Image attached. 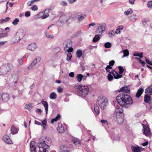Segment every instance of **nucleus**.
I'll use <instances>...</instances> for the list:
<instances>
[{
  "label": "nucleus",
  "instance_id": "obj_45",
  "mask_svg": "<svg viewBox=\"0 0 152 152\" xmlns=\"http://www.w3.org/2000/svg\"><path fill=\"white\" fill-rule=\"evenodd\" d=\"M19 22V20L17 18L15 19L12 22V24L15 25H17L18 22Z\"/></svg>",
  "mask_w": 152,
  "mask_h": 152
},
{
  "label": "nucleus",
  "instance_id": "obj_58",
  "mask_svg": "<svg viewBox=\"0 0 152 152\" xmlns=\"http://www.w3.org/2000/svg\"><path fill=\"white\" fill-rule=\"evenodd\" d=\"M30 15V13L29 11L26 12L25 13V16L26 17H29Z\"/></svg>",
  "mask_w": 152,
  "mask_h": 152
},
{
  "label": "nucleus",
  "instance_id": "obj_30",
  "mask_svg": "<svg viewBox=\"0 0 152 152\" xmlns=\"http://www.w3.org/2000/svg\"><path fill=\"white\" fill-rule=\"evenodd\" d=\"M61 115L59 114H58L55 118H53L51 120V123H53L55 121H56L60 119Z\"/></svg>",
  "mask_w": 152,
  "mask_h": 152
},
{
  "label": "nucleus",
  "instance_id": "obj_59",
  "mask_svg": "<svg viewBox=\"0 0 152 152\" xmlns=\"http://www.w3.org/2000/svg\"><path fill=\"white\" fill-rule=\"evenodd\" d=\"M68 50H67V52L69 53H70V52H72L73 50V48L71 47H69Z\"/></svg>",
  "mask_w": 152,
  "mask_h": 152
},
{
  "label": "nucleus",
  "instance_id": "obj_29",
  "mask_svg": "<svg viewBox=\"0 0 152 152\" xmlns=\"http://www.w3.org/2000/svg\"><path fill=\"white\" fill-rule=\"evenodd\" d=\"M61 126H58L57 128V130L59 132V133H63L64 132V128L62 126L61 124Z\"/></svg>",
  "mask_w": 152,
  "mask_h": 152
},
{
  "label": "nucleus",
  "instance_id": "obj_64",
  "mask_svg": "<svg viewBox=\"0 0 152 152\" xmlns=\"http://www.w3.org/2000/svg\"><path fill=\"white\" fill-rule=\"evenodd\" d=\"M114 32L115 34H119L120 33V29L117 28L116 31Z\"/></svg>",
  "mask_w": 152,
  "mask_h": 152
},
{
  "label": "nucleus",
  "instance_id": "obj_6",
  "mask_svg": "<svg viewBox=\"0 0 152 152\" xmlns=\"http://www.w3.org/2000/svg\"><path fill=\"white\" fill-rule=\"evenodd\" d=\"M18 75L17 74H14L11 76L10 78L9 84L12 86H15L17 83Z\"/></svg>",
  "mask_w": 152,
  "mask_h": 152
},
{
  "label": "nucleus",
  "instance_id": "obj_19",
  "mask_svg": "<svg viewBox=\"0 0 152 152\" xmlns=\"http://www.w3.org/2000/svg\"><path fill=\"white\" fill-rule=\"evenodd\" d=\"M41 103L45 107V113L46 114H48V105L47 102L45 101H42Z\"/></svg>",
  "mask_w": 152,
  "mask_h": 152
},
{
  "label": "nucleus",
  "instance_id": "obj_31",
  "mask_svg": "<svg viewBox=\"0 0 152 152\" xmlns=\"http://www.w3.org/2000/svg\"><path fill=\"white\" fill-rule=\"evenodd\" d=\"M57 97L56 94L54 92L51 93L50 96V98L52 99H56V98Z\"/></svg>",
  "mask_w": 152,
  "mask_h": 152
},
{
  "label": "nucleus",
  "instance_id": "obj_1",
  "mask_svg": "<svg viewBox=\"0 0 152 152\" xmlns=\"http://www.w3.org/2000/svg\"><path fill=\"white\" fill-rule=\"evenodd\" d=\"M116 99L118 104L125 108L129 107L133 103L131 96L127 94H120L116 97Z\"/></svg>",
  "mask_w": 152,
  "mask_h": 152
},
{
  "label": "nucleus",
  "instance_id": "obj_40",
  "mask_svg": "<svg viewBox=\"0 0 152 152\" xmlns=\"http://www.w3.org/2000/svg\"><path fill=\"white\" fill-rule=\"evenodd\" d=\"M45 35L46 37L48 38H50L51 39H52L53 38V36L52 34H50L48 32H46L45 33Z\"/></svg>",
  "mask_w": 152,
  "mask_h": 152
},
{
  "label": "nucleus",
  "instance_id": "obj_38",
  "mask_svg": "<svg viewBox=\"0 0 152 152\" xmlns=\"http://www.w3.org/2000/svg\"><path fill=\"white\" fill-rule=\"evenodd\" d=\"M100 39V37L99 35H96L93 39V42H97Z\"/></svg>",
  "mask_w": 152,
  "mask_h": 152
},
{
  "label": "nucleus",
  "instance_id": "obj_50",
  "mask_svg": "<svg viewBox=\"0 0 152 152\" xmlns=\"http://www.w3.org/2000/svg\"><path fill=\"white\" fill-rule=\"evenodd\" d=\"M145 61L146 63L151 65L152 66V61H150L146 57H145Z\"/></svg>",
  "mask_w": 152,
  "mask_h": 152
},
{
  "label": "nucleus",
  "instance_id": "obj_22",
  "mask_svg": "<svg viewBox=\"0 0 152 152\" xmlns=\"http://www.w3.org/2000/svg\"><path fill=\"white\" fill-rule=\"evenodd\" d=\"M143 91L144 90L142 88L139 89L136 94V96L137 98H139L143 93Z\"/></svg>",
  "mask_w": 152,
  "mask_h": 152
},
{
  "label": "nucleus",
  "instance_id": "obj_36",
  "mask_svg": "<svg viewBox=\"0 0 152 152\" xmlns=\"http://www.w3.org/2000/svg\"><path fill=\"white\" fill-rule=\"evenodd\" d=\"M133 12V11L132 9L130 8L128 10L125 11L124 13V14L126 15L132 14Z\"/></svg>",
  "mask_w": 152,
  "mask_h": 152
},
{
  "label": "nucleus",
  "instance_id": "obj_20",
  "mask_svg": "<svg viewBox=\"0 0 152 152\" xmlns=\"http://www.w3.org/2000/svg\"><path fill=\"white\" fill-rule=\"evenodd\" d=\"M131 148L132 151L134 152H141V148L138 146L136 147L132 145Z\"/></svg>",
  "mask_w": 152,
  "mask_h": 152
},
{
  "label": "nucleus",
  "instance_id": "obj_17",
  "mask_svg": "<svg viewBox=\"0 0 152 152\" xmlns=\"http://www.w3.org/2000/svg\"><path fill=\"white\" fill-rule=\"evenodd\" d=\"M3 140L7 143L11 144L12 143V141L10 138L9 136L7 135H5L3 137Z\"/></svg>",
  "mask_w": 152,
  "mask_h": 152
},
{
  "label": "nucleus",
  "instance_id": "obj_2",
  "mask_svg": "<svg viewBox=\"0 0 152 152\" xmlns=\"http://www.w3.org/2000/svg\"><path fill=\"white\" fill-rule=\"evenodd\" d=\"M75 88L77 89V94L78 95L81 97H86L89 92V88L87 86L82 85L74 86Z\"/></svg>",
  "mask_w": 152,
  "mask_h": 152
},
{
  "label": "nucleus",
  "instance_id": "obj_11",
  "mask_svg": "<svg viewBox=\"0 0 152 152\" xmlns=\"http://www.w3.org/2000/svg\"><path fill=\"white\" fill-rule=\"evenodd\" d=\"M143 133L146 136H148L151 132L150 130V128L148 126H146L145 125L143 124Z\"/></svg>",
  "mask_w": 152,
  "mask_h": 152
},
{
  "label": "nucleus",
  "instance_id": "obj_32",
  "mask_svg": "<svg viewBox=\"0 0 152 152\" xmlns=\"http://www.w3.org/2000/svg\"><path fill=\"white\" fill-rule=\"evenodd\" d=\"M10 18L9 17L5 18V19H2L0 20V23L1 24H2L4 22H7L9 21L10 20Z\"/></svg>",
  "mask_w": 152,
  "mask_h": 152
},
{
  "label": "nucleus",
  "instance_id": "obj_26",
  "mask_svg": "<svg viewBox=\"0 0 152 152\" xmlns=\"http://www.w3.org/2000/svg\"><path fill=\"white\" fill-rule=\"evenodd\" d=\"M72 142L76 146H78L80 144V141L77 138H73L72 140Z\"/></svg>",
  "mask_w": 152,
  "mask_h": 152
},
{
  "label": "nucleus",
  "instance_id": "obj_4",
  "mask_svg": "<svg viewBox=\"0 0 152 152\" xmlns=\"http://www.w3.org/2000/svg\"><path fill=\"white\" fill-rule=\"evenodd\" d=\"M12 65L10 64H7L0 67V75L7 73L12 69Z\"/></svg>",
  "mask_w": 152,
  "mask_h": 152
},
{
  "label": "nucleus",
  "instance_id": "obj_39",
  "mask_svg": "<svg viewBox=\"0 0 152 152\" xmlns=\"http://www.w3.org/2000/svg\"><path fill=\"white\" fill-rule=\"evenodd\" d=\"M124 55L123 56V58L129 55V50L127 49H126L124 50Z\"/></svg>",
  "mask_w": 152,
  "mask_h": 152
},
{
  "label": "nucleus",
  "instance_id": "obj_3",
  "mask_svg": "<svg viewBox=\"0 0 152 152\" xmlns=\"http://www.w3.org/2000/svg\"><path fill=\"white\" fill-rule=\"evenodd\" d=\"M45 141H40L37 145L39 148L38 152H47V150L49 148V146L45 143Z\"/></svg>",
  "mask_w": 152,
  "mask_h": 152
},
{
  "label": "nucleus",
  "instance_id": "obj_14",
  "mask_svg": "<svg viewBox=\"0 0 152 152\" xmlns=\"http://www.w3.org/2000/svg\"><path fill=\"white\" fill-rule=\"evenodd\" d=\"M35 142L34 141H32L30 143V150L31 152H36V148L35 147Z\"/></svg>",
  "mask_w": 152,
  "mask_h": 152
},
{
  "label": "nucleus",
  "instance_id": "obj_54",
  "mask_svg": "<svg viewBox=\"0 0 152 152\" xmlns=\"http://www.w3.org/2000/svg\"><path fill=\"white\" fill-rule=\"evenodd\" d=\"M24 57V56L23 58H21L20 60V59H18V61L19 63L20 64L22 65L23 64V58Z\"/></svg>",
  "mask_w": 152,
  "mask_h": 152
},
{
  "label": "nucleus",
  "instance_id": "obj_53",
  "mask_svg": "<svg viewBox=\"0 0 152 152\" xmlns=\"http://www.w3.org/2000/svg\"><path fill=\"white\" fill-rule=\"evenodd\" d=\"M7 33H3L2 34H0V38L4 37L7 36Z\"/></svg>",
  "mask_w": 152,
  "mask_h": 152
},
{
  "label": "nucleus",
  "instance_id": "obj_24",
  "mask_svg": "<svg viewBox=\"0 0 152 152\" xmlns=\"http://www.w3.org/2000/svg\"><path fill=\"white\" fill-rule=\"evenodd\" d=\"M151 100V96L149 94H146L144 96V101L146 103H148Z\"/></svg>",
  "mask_w": 152,
  "mask_h": 152
},
{
  "label": "nucleus",
  "instance_id": "obj_28",
  "mask_svg": "<svg viewBox=\"0 0 152 152\" xmlns=\"http://www.w3.org/2000/svg\"><path fill=\"white\" fill-rule=\"evenodd\" d=\"M77 57L79 58H80L82 55V51L80 49H78L76 52Z\"/></svg>",
  "mask_w": 152,
  "mask_h": 152
},
{
  "label": "nucleus",
  "instance_id": "obj_47",
  "mask_svg": "<svg viewBox=\"0 0 152 152\" xmlns=\"http://www.w3.org/2000/svg\"><path fill=\"white\" fill-rule=\"evenodd\" d=\"M35 65H36L34 64H33V63L32 62L31 64L27 68L28 69H30L34 67Z\"/></svg>",
  "mask_w": 152,
  "mask_h": 152
},
{
  "label": "nucleus",
  "instance_id": "obj_35",
  "mask_svg": "<svg viewBox=\"0 0 152 152\" xmlns=\"http://www.w3.org/2000/svg\"><path fill=\"white\" fill-rule=\"evenodd\" d=\"M115 73L116 74V75L115 74L114 76L115 79H117L122 77L123 75H119L117 72H115Z\"/></svg>",
  "mask_w": 152,
  "mask_h": 152
},
{
  "label": "nucleus",
  "instance_id": "obj_37",
  "mask_svg": "<svg viewBox=\"0 0 152 152\" xmlns=\"http://www.w3.org/2000/svg\"><path fill=\"white\" fill-rule=\"evenodd\" d=\"M83 77L84 76L81 74H78L77 76V80L78 82H81Z\"/></svg>",
  "mask_w": 152,
  "mask_h": 152
},
{
  "label": "nucleus",
  "instance_id": "obj_33",
  "mask_svg": "<svg viewBox=\"0 0 152 152\" xmlns=\"http://www.w3.org/2000/svg\"><path fill=\"white\" fill-rule=\"evenodd\" d=\"M133 55L134 56H138L140 58H142L143 57L142 52H141V53H140L135 52Z\"/></svg>",
  "mask_w": 152,
  "mask_h": 152
},
{
  "label": "nucleus",
  "instance_id": "obj_52",
  "mask_svg": "<svg viewBox=\"0 0 152 152\" xmlns=\"http://www.w3.org/2000/svg\"><path fill=\"white\" fill-rule=\"evenodd\" d=\"M147 5L148 8H151L152 7V1H148L147 4Z\"/></svg>",
  "mask_w": 152,
  "mask_h": 152
},
{
  "label": "nucleus",
  "instance_id": "obj_43",
  "mask_svg": "<svg viewBox=\"0 0 152 152\" xmlns=\"http://www.w3.org/2000/svg\"><path fill=\"white\" fill-rule=\"evenodd\" d=\"M118 68L119 70V73L120 74H122L124 71V69L123 68V67L122 66H119L118 67Z\"/></svg>",
  "mask_w": 152,
  "mask_h": 152
},
{
  "label": "nucleus",
  "instance_id": "obj_41",
  "mask_svg": "<svg viewBox=\"0 0 152 152\" xmlns=\"http://www.w3.org/2000/svg\"><path fill=\"white\" fill-rule=\"evenodd\" d=\"M104 46L106 48H109L111 47V44L110 42H107L104 44Z\"/></svg>",
  "mask_w": 152,
  "mask_h": 152
},
{
  "label": "nucleus",
  "instance_id": "obj_23",
  "mask_svg": "<svg viewBox=\"0 0 152 152\" xmlns=\"http://www.w3.org/2000/svg\"><path fill=\"white\" fill-rule=\"evenodd\" d=\"M86 17V15L85 14H82L79 15L77 19L79 21H82L83 19Z\"/></svg>",
  "mask_w": 152,
  "mask_h": 152
},
{
  "label": "nucleus",
  "instance_id": "obj_49",
  "mask_svg": "<svg viewBox=\"0 0 152 152\" xmlns=\"http://www.w3.org/2000/svg\"><path fill=\"white\" fill-rule=\"evenodd\" d=\"M31 9L33 11H37L38 10V8L37 5H34L31 8Z\"/></svg>",
  "mask_w": 152,
  "mask_h": 152
},
{
  "label": "nucleus",
  "instance_id": "obj_46",
  "mask_svg": "<svg viewBox=\"0 0 152 152\" xmlns=\"http://www.w3.org/2000/svg\"><path fill=\"white\" fill-rule=\"evenodd\" d=\"M107 77L108 80L110 81L113 79L114 77L113 75L112 76V75L108 74Z\"/></svg>",
  "mask_w": 152,
  "mask_h": 152
},
{
  "label": "nucleus",
  "instance_id": "obj_48",
  "mask_svg": "<svg viewBox=\"0 0 152 152\" xmlns=\"http://www.w3.org/2000/svg\"><path fill=\"white\" fill-rule=\"evenodd\" d=\"M131 19L132 20H135L137 19V17L135 15H133L131 17Z\"/></svg>",
  "mask_w": 152,
  "mask_h": 152
},
{
  "label": "nucleus",
  "instance_id": "obj_12",
  "mask_svg": "<svg viewBox=\"0 0 152 152\" xmlns=\"http://www.w3.org/2000/svg\"><path fill=\"white\" fill-rule=\"evenodd\" d=\"M72 42L71 40L68 39L65 41L63 43L65 49L72 46Z\"/></svg>",
  "mask_w": 152,
  "mask_h": 152
},
{
  "label": "nucleus",
  "instance_id": "obj_7",
  "mask_svg": "<svg viewBox=\"0 0 152 152\" xmlns=\"http://www.w3.org/2000/svg\"><path fill=\"white\" fill-rule=\"evenodd\" d=\"M124 117L123 113H121L120 115L113 114V118L114 120L120 124L124 122Z\"/></svg>",
  "mask_w": 152,
  "mask_h": 152
},
{
  "label": "nucleus",
  "instance_id": "obj_18",
  "mask_svg": "<svg viewBox=\"0 0 152 152\" xmlns=\"http://www.w3.org/2000/svg\"><path fill=\"white\" fill-rule=\"evenodd\" d=\"M37 48V46L35 44H31L28 45V49L30 50L33 51L35 50Z\"/></svg>",
  "mask_w": 152,
  "mask_h": 152
},
{
  "label": "nucleus",
  "instance_id": "obj_25",
  "mask_svg": "<svg viewBox=\"0 0 152 152\" xmlns=\"http://www.w3.org/2000/svg\"><path fill=\"white\" fill-rule=\"evenodd\" d=\"M145 93H149L152 95V84L145 90Z\"/></svg>",
  "mask_w": 152,
  "mask_h": 152
},
{
  "label": "nucleus",
  "instance_id": "obj_9",
  "mask_svg": "<svg viewBox=\"0 0 152 152\" xmlns=\"http://www.w3.org/2000/svg\"><path fill=\"white\" fill-rule=\"evenodd\" d=\"M1 98L2 100L4 102H7L10 99L9 94L7 93H4L2 94H0V101L1 100Z\"/></svg>",
  "mask_w": 152,
  "mask_h": 152
},
{
  "label": "nucleus",
  "instance_id": "obj_55",
  "mask_svg": "<svg viewBox=\"0 0 152 152\" xmlns=\"http://www.w3.org/2000/svg\"><path fill=\"white\" fill-rule=\"evenodd\" d=\"M115 61L114 60H112L109 62V65L112 66H113L115 64Z\"/></svg>",
  "mask_w": 152,
  "mask_h": 152
},
{
  "label": "nucleus",
  "instance_id": "obj_61",
  "mask_svg": "<svg viewBox=\"0 0 152 152\" xmlns=\"http://www.w3.org/2000/svg\"><path fill=\"white\" fill-rule=\"evenodd\" d=\"M100 122L102 124H104L107 123V121L106 120H101Z\"/></svg>",
  "mask_w": 152,
  "mask_h": 152
},
{
  "label": "nucleus",
  "instance_id": "obj_8",
  "mask_svg": "<svg viewBox=\"0 0 152 152\" xmlns=\"http://www.w3.org/2000/svg\"><path fill=\"white\" fill-rule=\"evenodd\" d=\"M69 19V17L67 15L63 14L60 16L59 20L62 24H64L66 23Z\"/></svg>",
  "mask_w": 152,
  "mask_h": 152
},
{
  "label": "nucleus",
  "instance_id": "obj_5",
  "mask_svg": "<svg viewBox=\"0 0 152 152\" xmlns=\"http://www.w3.org/2000/svg\"><path fill=\"white\" fill-rule=\"evenodd\" d=\"M107 100L106 99L99 97L97 99L96 103L102 110H104L106 107L107 104Z\"/></svg>",
  "mask_w": 152,
  "mask_h": 152
},
{
  "label": "nucleus",
  "instance_id": "obj_51",
  "mask_svg": "<svg viewBox=\"0 0 152 152\" xmlns=\"http://www.w3.org/2000/svg\"><path fill=\"white\" fill-rule=\"evenodd\" d=\"M115 33L113 30L111 31V32L109 33L108 34L109 37H112L113 36Z\"/></svg>",
  "mask_w": 152,
  "mask_h": 152
},
{
  "label": "nucleus",
  "instance_id": "obj_42",
  "mask_svg": "<svg viewBox=\"0 0 152 152\" xmlns=\"http://www.w3.org/2000/svg\"><path fill=\"white\" fill-rule=\"evenodd\" d=\"M67 58H66L67 61H71V58L72 55L70 53H68L67 55Z\"/></svg>",
  "mask_w": 152,
  "mask_h": 152
},
{
  "label": "nucleus",
  "instance_id": "obj_62",
  "mask_svg": "<svg viewBox=\"0 0 152 152\" xmlns=\"http://www.w3.org/2000/svg\"><path fill=\"white\" fill-rule=\"evenodd\" d=\"M63 91V89L60 87H59L58 88L57 91L58 93H60L62 92Z\"/></svg>",
  "mask_w": 152,
  "mask_h": 152
},
{
  "label": "nucleus",
  "instance_id": "obj_13",
  "mask_svg": "<svg viewBox=\"0 0 152 152\" xmlns=\"http://www.w3.org/2000/svg\"><path fill=\"white\" fill-rule=\"evenodd\" d=\"M123 92L124 93H129L130 92V89L128 87H126L125 86L121 88L118 91V92Z\"/></svg>",
  "mask_w": 152,
  "mask_h": 152
},
{
  "label": "nucleus",
  "instance_id": "obj_44",
  "mask_svg": "<svg viewBox=\"0 0 152 152\" xmlns=\"http://www.w3.org/2000/svg\"><path fill=\"white\" fill-rule=\"evenodd\" d=\"M42 125L43 126V128L45 129H46V127L45 126H46L47 122L46 120V119L43 120L42 121Z\"/></svg>",
  "mask_w": 152,
  "mask_h": 152
},
{
  "label": "nucleus",
  "instance_id": "obj_27",
  "mask_svg": "<svg viewBox=\"0 0 152 152\" xmlns=\"http://www.w3.org/2000/svg\"><path fill=\"white\" fill-rule=\"evenodd\" d=\"M94 110L97 115H98L99 114L100 110L99 107L96 104L94 105Z\"/></svg>",
  "mask_w": 152,
  "mask_h": 152
},
{
  "label": "nucleus",
  "instance_id": "obj_15",
  "mask_svg": "<svg viewBox=\"0 0 152 152\" xmlns=\"http://www.w3.org/2000/svg\"><path fill=\"white\" fill-rule=\"evenodd\" d=\"M105 30V27L104 26H100L98 27L97 29L96 30V32L97 34H102Z\"/></svg>",
  "mask_w": 152,
  "mask_h": 152
},
{
  "label": "nucleus",
  "instance_id": "obj_21",
  "mask_svg": "<svg viewBox=\"0 0 152 152\" xmlns=\"http://www.w3.org/2000/svg\"><path fill=\"white\" fill-rule=\"evenodd\" d=\"M11 130L12 133V134H15L17 133L18 131V129L16 128L14 126H12L11 127Z\"/></svg>",
  "mask_w": 152,
  "mask_h": 152
},
{
  "label": "nucleus",
  "instance_id": "obj_60",
  "mask_svg": "<svg viewBox=\"0 0 152 152\" xmlns=\"http://www.w3.org/2000/svg\"><path fill=\"white\" fill-rule=\"evenodd\" d=\"M116 72V71H115V69H112L111 72H109V74H111V75H113L114 76L115 74L114 73V72Z\"/></svg>",
  "mask_w": 152,
  "mask_h": 152
},
{
  "label": "nucleus",
  "instance_id": "obj_10",
  "mask_svg": "<svg viewBox=\"0 0 152 152\" xmlns=\"http://www.w3.org/2000/svg\"><path fill=\"white\" fill-rule=\"evenodd\" d=\"M15 35H16V37L19 38L18 39V41H20L24 36L23 31L22 29L18 30L16 33Z\"/></svg>",
  "mask_w": 152,
  "mask_h": 152
},
{
  "label": "nucleus",
  "instance_id": "obj_16",
  "mask_svg": "<svg viewBox=\"0 0 152 152\" xmlns=\"http://www.w3.org/2000/svg\"><path fill=\"white\" fill-rule=\"evenodd\" d=\"M121 107H118L116 108L115 110L114 114L120 115L121 114V113H123V108L124 107H122V106H121Z\"/></svg>",
  "mask_w": 152,
  "mask_h": 152
},
{
  "label": "nucleus",
  "instance_id": "obj_34",
  "mask_svg": "<svg viewBox=\"0 0 152 152\" xmlns=\"http://www.w3.org/2000/svg\"><path fill=\"white\" fill-rule=\"evenodd\" d=\"M41 60V58L40 57H38V58H35L32 61L33 64H34L35 65L37 63L40 62Z\"/></svg>",
  "mask_w": 152,
  "mask_h": 152
},
{
  "label": "nucleus",
  "instance_id": "obj_56",
  "mask_svg": "<svg viewBox=\"0 0 152 152\" xmlns=\"http://www.w3.org/2000/svg\"><path fill=\"white\" fill-rule=\"evenodd\" d=\"M62 6H66L67 5V3L66 2L64 1H62L60 4Z\"/></svg>",
  "mask_w": 152,
  "mask_h": 152
},
{
  "label": "nucleus",
  "instance_id": "obj_63",
  "mask_svg": "<svg viewBox=\"0 0 152 152\" xmlns=\"http://www.w3.org/2000/svg\"><path fill=\"white\" fill-rule=\"evenodd\" d=\"M49 16V14H47L46 15H43L42 16H41V18L43 19H45L46 18H47Z\"/></svg>",
  "mask_w": 152,
  "mask_h": 152
},
{
  "label": "nucleus",
  "instance_id": "obj_57",
  "mask_svg": "<svg viewBox=\"0 0 152 152\" xmlns=\"http://www.w3.org/2000/svg\"><path fill=\"white\" fill-rule=\"evenodd\" d=\"M139 60L140 61L139 62L143 66H144L145 64H146L145 62L143 61L141 59H139Z\"/></svg>",
  "mask_w": 152,
  "mask_h": 152
}]
</instances>
